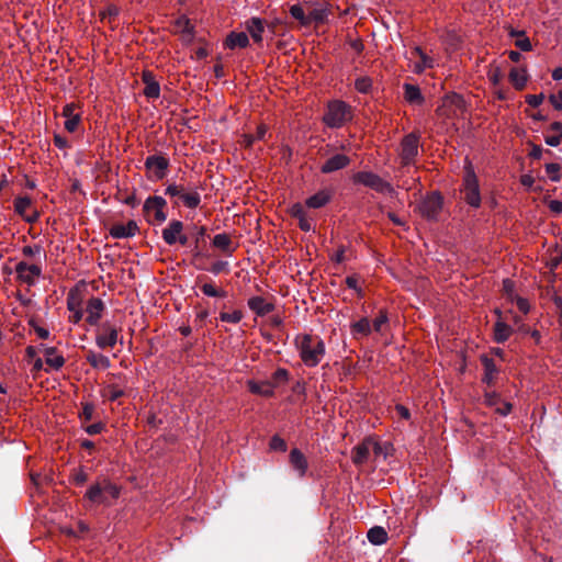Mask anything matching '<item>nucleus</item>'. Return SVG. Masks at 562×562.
I'll list each match as a JSON object with an SVG mask.
<instances>
[{"label": "nucleus", "instance_id": "nucleus-32", "mask_svg": "<svg viewBox=\"0 0 562 562\" xmlns=\"http://www.w3.org/2000/svg\"><path fill=\"white\" fill-rule=\"evenodd\" d=\"M404 98L413 105H420L424 102L420 89L417 86L409 83L404 85Z\"/></svg>", "mask_w": 562, "mask_h": 562}, {"label": "nucleus", "instance_id": "nucleus-27", "mask_svg": "<svg viewBox=\"0 0 562 562\" xmlns=\"http://www.w3.org/2000/svg\"><path fill=\"white\" fill-rule=\"evenodd\" d=\"M246 30L250 34L251 38L256 43L262 41V34L265 31L263 21L259 18H251L246 22Z\"/></svg>", "mask_w": 562, "mask_h": 562}, {"label": "nucleus", "instance_id": "nucleus-54", "mask_svg": "<svg viewBox=\"0 0 562 562\" xmlns=\"http://www.w3.org/2000/svg\"><path fill=\"white\" fill-rule=\"evenodd\" d=\"M543 99H544V95L542 93H539V94H530V95H527L526 98V102L532 106V108H537L539 106L542 102H543Z\"/></svg>", "mask_w": 562, "mask_h": 562}, {"label": "nucleus", "instance_id": "nucleus-59", "mask_svg": "<svg viewBox=\"0 0 562 562\" xmlns=\"http://www.w3.org/2000/svg\"><path fill=\"white\" fill-rule=\"evenodd\" d=\"M549 100L555 110H562V90L557 94H551Z\"/></svg>", "mask_w": 562, "mask_h": 562}, {"label": "nucleus", "instance_id": "nucleus-10", "mask_svg": "<svg viewBox=\"0 0 562 562\" xmlns=\"http://www.w3.org/2000/svg\"><path fill=\"white\" fill-rule=\"evenodd\" d=\"M15 273L21 282L31 286L34 285L36 280L41 277L42 270L36 265H29L21 261L15 266Z\"/></svg>", "mask_w": 562, "mask_h": 562}, {"label": "nucleus", "instance_id": "nucleus-9", "mask_svg": "<svg viewBox=\"0 0 562 562\" xmlns=\"http://www.w3.org/2000/svg\"><path fill=\"white\" fill-rule=\"evenodd\" d=\"M306 5L308 25L312 23H325L328 16L331 14V7L327 2H308Z\"/></svg>", "mask_w": 562, "mask_h": 562}, {"label": "nucleus", "instance_id": "nucleus-3", "mask_svg": "<svg viewBox=\"0 0 562 562\" xmlns=\"http://www.w3.org/2000/svg\"><path fill=\"white\" fill-rule=\"evenodd\" d=\"M467 110L464 99L457 93L446 95L441 104L437 108L436 113L445 121H453L462 117Z\"/></svg>", "mask_w": 562, "mask_h": 562}, {"label": "nucleus", "instance_id": "nucleus-64", "mask_svg": "<svg viewBox=\"0 0 562 562\" xmlns=\"http://www.w3.org/2000/svg\"><path fill=\"white\" fill-rule=\"evenodd\" d=\"M551 212L555 214L562 213V201L560 200H551L548 204Z\"/></svg>", "mask_w": 562, "mask_h": 562}, {"label": "nucleus", "instance_id": "nucleus-55", "mask_svg": "<svg viewBox=\"0 0 562 562\" xmlns=\"http://www.w3.org/2000/svg\"><path fill=\"white\" fill-rule=\"evenodd\" d=\"M183 190L182 186L172 183L166 188V194L170 196H178L180 199Z\"/></svg>", "mask_w": 562, "mask_h": 562}, {"label": "nucleus", "instance_id": "nucleus-26", "mask_svg": "<svg viewBox=\"0 0 562 562\" xmlns=\"http://www.w3.org/2000/svg\"><path fill=\"white\" fill-rule=\"evenodd\" d=\"M248 389L251 393L262 395L266 397H270L274 393V385L271 381H248L247 382Z\"/></svg>", "mask_w": 562, "mask_h": 562}, {"label": "nucleus", "instance_id": "nucleus-47", "mask_svg": "<svg viewBox=\"0 0 562 562\" xmlns=\"http://www.w3.org/2000/svg\"><path fill=\"white\" fill-rule=\"evenodd\" d=\"M220 319L225 323L238 324L243 319V313L238 310L233 312H222Z\"/></svg>", "mask_w": 562, "mask_h": 562}, {"label": "nucleus", "instance_id": "nucleus-29", "mask_svg": "<svg viewBox=\"0 0 562 562\" xmlns=\"http://www.w3.org/2000/svg\"><path fill=\"white\" fill-rule=\"evenodd\" d=\"M350 330H351V335L356 339L367 337L371 333V323L367 317H362L359 321L351 324Z\"/></svg>", "mask_w": 562, "mask_h": 562}, {"label": "nucleus", "instance_id": "nucleus-51", "mask_svg": "<svg viewBox=\"0 0 562 562\" xmlns=\"http://www.w3.org/2000/svg\"><path fill=\"white\" fill-rule=\"evenodd\" d=\"M289 380V372L285 369H278L272 375V383L278 386L280 383H285Z\"/></svg>", "mask_w": 562, "mask_h": 562}, {"label": "nucleus", "instance_id": "nucleus-30", "mask_svg": "<svg viewBox=\"0 0 562 562\" xmlns=\"http://www.w3.org/2000/svg\"><path fill=\"white\" fill-rule=\"evenodd\" d=\"M44 357L46 364L54 370H59L65 364L64 357L54 347L44 348Z\"/></svg>", "mask_w": 562, "mask_h": 562}, {"label": "nucleus", "instance_id": "nucleus-43", "mask_svg": "<svg viewBox=\"0 0 562 562\" xmlns=\"http://www.w3.org/2000/svg\"><path fill=\"white\" fill-rule=\"evenodd\" d=\"M123 394H124L123 389L116 384H109L102 391L103 397H105L112 402L117 400L119 397L123 396Z\"/></svg>", "mask_w": 562, "mask_h": 562}, {"label": "nucleus", "instance_id": "nucleus-39", "mask_svg": "<svg viewBox=\"0 0 562 562\" xmlns=\"http://www.w3.org/2000/svg\"><path fill=\"white\" fill-rule=\"evenodd\" d=\"M509 35L516 38L515 45L522 52H530L532 49L531 42L524 31L510 30Z\"/></svg>", "mask_w": 562, "mask_h": 562}, {"label": "nucleus", "instance_id": "nucleus-4", "mask_svg": "<svg viewBox=\"0 0 562 562\" xmlns=\"http://www.w3.org/2000/svg\"><path fill=\"white\" fill-rule=\"evenodd\" d=\"M464 169L465 173L463 177V186L461 190L462 198L469 205L479 207L481 204L479 180L475 176L471 162L467 161Z\"/></svg>", "mask_w": 562, "mask_h": 562}, {"label": "nucleus", "instance_id": "nucleus-33", "mask_svg": "<svg viewBox=\"0 0 562 562\" xmlns=\"http://www.w3.org/2000/svg\"><path fill=\"white\" fill-rule=\"evenodd\" d=\"M509 80L517 90L524 89L528 81L527 70L525 68H513L509 72Z\"/></svg>", "mask_w": 562, "mask_h": 562}, {"label": "nucleus", "instance_id": "nucleus-50", "mask_svg": "<svg viewBox=\"0 0 562 562\" xmlns=\"http://www.w3.org/2000/svg\"><path fill=\"white\" fill-rule=\"evenodd\" d=\"M502 77L503 76H502V71H501L499 67H497V66L490 67L488 71H487V78L492 82L493 86H498L502 80Z\"/></svg>", "mask_w": 562, "mask_h": 562}, {"label": "nucleus", "instance_id": "nucleus-23", "mask_svg": "<svg viewBox=\"0 0 562 562\" xmlns=\"http://www.w3.org/2000/svg\"><path fill=\"white\" fill-rule=\"evenodd\" d=\"M142 79L145 85L144 94L149 99L158 98L160 94V87L154 75L150 71H144Z\"/></svg>", "mask_w": 562, "mask_h": 562}, {"label": "nucleus", "instance_id": "nucleus-49", "mask_svg": "<svg viewBox=\"0 0 562 562\" xmlns=\"http://www.w3.org/2000/svg\"><path fill=\"white\" fill-rule=\"evenodd\" d=\"M372 87V80L369 77H360L355 81V88L360 93H368Z\"/></svg>", "mask_w": 562, "mask_h": 562}, {"label": "nucleus", "instance_id": "nucleus-44", "mask_svg": "<svg viewBox=\"0 0 562 562\" xmlns=\"http://www.w3.org/2000/svg\"><path fill=\"white\" fill-rule=\"evenodd\" d=\"M201 291L204 295L210 297H225L226 291L218 289L213 283H204L201 285Z\"/></svg>", "mask_w": 562, "mask_h": 562}, {"label": "nucleus", "instance_id": "nucleus-60", "mask_svg": "<svg viewBox=\"0 0 562 562\" xmlns=\"http://www.w3.org/2000/svg\"><path fill=\"white\" fill-rule=\"evenodd\" d=\"M503 290L510 300H514V282L509 279L503 281Z\"/></svg>", "mask_w": 562, "mask_h": 562}, {"label": "nucleus", "instance_id": "nucleus-28", "mask_svg": "<svg viewBox=\"0 0 562 562\" xmlns=\"http://www.w3.org/2000/svg\"><path fill=\"white\" fill-rule=\"evenodd\" d=\"M331 199V193L328 190H321L313 194L305 201V205L310 209H321L325 206Z\"/></svg>", "mask_w": 562, "mask_h": 562}, {"label": "nucleus", "instance_id": "nucleus-19", "mask_svg": "<svg viewBox=\"0 0 562 562\" xmlns=\"http://www.w3.org/2000/svg\"><path fill=\"white\" fill-rule=\"evenodd\" d=\"M138 226L135 221H128L126 224H114L110 228V235L113 238H128L136 235Z\"/></svg>", "mask_w": 562, "mask_h": 562}, {"label": "nucleus", "instance_id": "nucleus-6", "mask_svg": "<svg viewBox=\"0 0 562 562\" xmlns=\"http://www.w3.org/2000/svg\"><path fill=\"white\" fill-rule=\"evenodd\" d=\"M353 182L368 187L379 193L393 194V187L380 176L370 171H359L353 176Z\"/></svg>", "mask_w": 562, "mask_h": 562}, {"label": "nucleus", "instance_id": "nucleus-35", "mask_svg": "<svg viewBox=\"0 0 562 562\" xmlns=\"http://www.w3.org/2000/svg\"><path fill=\"white\" fill-rule=\"evenodd\" d=\"M513 329L505 322L498 319L494 325V339L497 342H505L512 335Z\"/></svg>", "mask_w": 562, "mask_h": 562}, {"label": "nucleus", "instance_id": "nucleus-34", "mask_svg": "<svg viewBox=\"0 0 562 562\" xmlns=\"http://www.w3.org/2000/svg\"><path fill=\"white\" fill-rule=\"evenodd\" d=\"M481 361H482V364L484 367L483 381L490 385L496 379L498 370H497L493 359H491V358H488L486 356H483L481 358Z\"/></svg>", "mask_w": 562, "mask_h": 562}, {"label": "nucleus", "instance_id": "nucleus-14", "mask_svg": "<svg viewBox=\"0 0 562 562\" xmlns=\"http://www.w3.org/2000/svg\"><path fill=\"white\" fill-rule=\"evenodd\" d=\"M14 211L29 223H34L38 218V213L32 211V200L29 196H18L14 200Z\"/></svg>", "mask_w": 562, "mask_h": 562}, {"label": "nucleus", "instance_id": "nucleus-24", "mask_svg": "<svg viewBox=\"0 0 562 562\" xmlns=\"http://www.w3.org/2000/svg\"><path fill=\"white\" fill-rule=\"evenodd\" d=\"M183 231V224L180 221H171L166 228L162 229V238L166 244L173 245L179 238V234Z\"/></svg>", "mask_w": 562, "mask_h": 562}, {"label": "nucleus", "instance_id": "nucleus-53", "mask_svg": "<svg viewBox=\"0 0 562 562\" xmlns=\"http://www.w3.org/2000/svg\"><path fill=\"white\" fill-rule=\"evenodd\" d=\"M290 214L297 220H301L302 217L306 216L304 206L300 203H295L291 206Z\"/></svg>", "mask_w": 562, "mask_h": 562}, {"label": "nucleus", "instance_id": "nucleus-63", "mask_svg": "<svg viewBox=\"0 0 562 562\" xmlns=\"http://www.w3.org/2000/svg\"><path fill=\"white\" fill-rule=\"evenodd\" d=\"M395 413H396L397 417H400L402 419H409V417H411L409 411L405 406L400 405V404L395 406Z\"/></svg>", "mask_w": 562, "mask_h": 562}, {"label": "nucleus", "instance_id": "nucleus-15", "mask_svg": "<svg viewBox=\"0 0 562 562\" xmlns=\"http://www.w3.org/2000/svg\"><path fill=\"white\" fill-rule=\"evenodd\" d=\"M87 317L86 321L90 325H97L102 317L104 311V303L99 297H91L86 305Z\"/></svg>", "mask_w": 562, "mask_h": 562}, {"label": "nucleus", "instance_id": "nucleus-12", "mask_svg": "<svg viewBox=\"0 0 562 562\" xmlns=\"http://www.w3.org/2000/svg\"><path fill=\"white\" fill-rule=\"evenodd\" d=\"M419 138L415 134L406 135L401 144V159L404 165L411 164L418 154Z\"/></svg>", "mask_w": 562, "mask_h": 562}, {"label": "nucleus", "instance_id": "nucleus-7", "mask_svg": "<svg viewBox=\"0 0 562 562\" xmlns=\"http://www.w3.org/2000/svg\"><path fill=\"white\" fill-rule=\"evenodd\" d=\"M167 202L164 198L155 195L149 196L144 203V213L149 223H162L167 218L165 207Z\"/></svg>", "mask_w": 562, "mask_h": 562}, {"label": "nucleus", "instance_id": "nucleus-17", "mask_svg": "<svg viewBox=\"0 0 562 562\" xmlns=\"http://www.w3.org/2000/svg\"><path fill=\"white\" fill-rule=\"evenodd\" d=\"M411 58H418V60L415 61L413 65V71L415 74H422L424 70L434 68L436 65L435 59L428 56L426 53H424L419 47H415L411 52Z\"/></svg>", "mask_w": 562, "mask_h": 562}, {"label": "nucleus", "instance_id": "nucleus-57", "mask_svg": "<svg viewBox=\"0 0 562 562\" xmlns=\"http://www.w3.org/2000/svg\"><path fill=\"white\" fill-rule=\"evenodd\" d=\"M93 413H94V406L92 404H85L82 407L80 417L83 420H90V419H92Z\"/></svg>", "mask_w": 562, "mask_h": 562}, {"label": "nucleus", "instance_id": "nucleus-20", "mask_svg": "<svg viewBox=\"0 0 562 562\" xmlns=\"http://www.w3.org/2000/svg\"><path fill=\"white\" fill-rule=\"evenodd\" d=\"M350 162V159L342 154H337L329 159H327L323 166L321 167V171L323 173H330L347 167Z\"/></svg>", "mask_w": 562, "mask_h": 562}, {"label": "nucleus", "instance_id": "nucleus-2", "mask_svg": "<svg viewBox=\"0 0 562 562\" xmlns=\"http://www.w3.org/2000/svg\"><path fill=\"white\" fill-rule=\"evenodd\" d=\"M352 119V109L340 100L328 103L323 121L330 128H339Z\"/></svg>", "mask_w": 562, "mask_h": 562}, {"label": "nucleus", "instance_id": "nucleus-48", "mask_svg": "<svg viewBox=\"0 0 562 562\" xmlns=\"http://www.w3.org/2000/svg\"><path fill=\"white\" fill-rule=\"evenodd\" d=\"M387 321L389 318L386 312L381 311L379 316L374 318L373 324L371 325V329L373 328L374 331L382 334Z\"/></svg>", "mask_w": 562, "mask_h": 562}, {"label": "nucleus", "instance_id": "nucleus-42", "mask_svg": "<svg viewBox=\"0 0 562 562\" xmlns=\"http://www.w3.org/2000/svg\"><path fill=\"white\" fill-rule=\"evenodd\" d=\"M180 200L187 207L194 209L200 204L201 196H200V193L195 190H192V191L183 190L181 193Z\"/></svg>", "mask_w": 562, "mask_h": 562}, {"label": "nucleus", "instance_id": "nucleus-22", "mask_svg": "<svg viewBox=\"0 0 562 562\" xmlns=\"http://www.w3.org/2000/svg\"><path fill=\"white\" fill-rule=\"evenodd\" d=\"M249 308L258 316H266L271 313L274 305L261 296H252L248 300Z\"/></svg>", "mask_w": 562, "mask_h": 562}, {"label": "nucleus", "instance_id": "nucleus-18", "mask_svg": "<svg viewBox=\"0 0 562 562\" xmlns=\"http://www.w3.org/2000/svg\"><path fill=\"white\" fill-rule=\"evenodd\" d=\"M63 116L65 117V128L69 133L76 132L79 127L81 116L80 113L76 112V105L74 103L64 106Z\"/></svg>", "mask_w": 562, "mask_h": 562}, {"label": "nucleus", "instance_id": "nucleus-45", "mask_svg": "<svg viewBox=\"0 0 562 562\" xmlns=\"http://www.w3.org/2000/svg\"><path fill=\"white\" fill-rule=\"evenodd\" d=\"M291 15L297 20L302 25H308L307 13L304 8L300 4H293L290 8Z\"/></svg>", "mask_w": 562, "mask_h": 562}, {"label": "nucleus", "instance_id": "nucleus-46", "mask_svg": "<svg viewBox=\"0 0 562 562\" xmlns=\"http://www.w3.org/2000/svg\"><path fill=\"white\" fill-rule=\"evenodd\" d=\"M546 172L551 181L559 182L561 180V166L559 164H547Z\"/></svg>", "mask_w": 562, "mask_h": 562}, {"label": "nucleus", "instance_id": "nucleus-52", "mask_svg": "<svg viewBox=\"0 0 562 562\" xmlns=\"http://www.w3.org/2000/svg\"><path fill=\"white\" fill-rule=\"evenodd\" d=\"M270 448L272 450L285 451L286 450V443H285V441L281 437L273 436L271 438V441H270Z\"/></svg>", "mask_w": 562, "mask_h": 562}, {"label": "nucleus", "instance_id": "nucleus-37", "mask_svg": "<svg viewBox=\"0 0 562 562\" xmlns=\"http://www.w3.org/2000/svg\"><path fill=\"white\" fill-rule=\"evenodd\" d=\"M193 27L190 23V20L186 16H181L177 19L175 23V31L182 34L184 41H190L193 35Z\"/></svg>", "mask_w": 562, "mask_h": 562}, {"label": "nucleus", "instance_id": "nucleus-56", "mask_svg": "<svg viewBox=\"0 0 562 562\" xmlns=\"http://www.w3.org/2000/svg\"><path fill=\"white\" fill-rule=\"evenodd\" d=\"M501 401V397L496 393H485V403L487 406L496 408Z\"/></svg>", "mask_w": 562, "mask_h": 562}, {"label": "nucleus", "instance_id": "nucleus-41", "mask_svg": "<svg viewBox=\"0 0 562 562\" xmlns=\"http://www.w3.org/2000/svg\"><path fill=\"white\" fill-rule=\"evenodd\" d=\"M87 360L93 368L98 369H108L111 364L110 359L106 356L92 351L88 353Z\"/></svg>", "mask_w": 562, "mask_h": 562}, {"label": "nucleus", "instance_id": "nucleus-62", "mask_svg": "<svg viewBox=\"0 0 562 562\" xmlns=\"http://www.w3.org/2000/svg\"><path fill=\"white\" fill-rule=\"evenodd\" d=\"M22 252L24 256L33 257V256L40 255L41 247L40 246H25V247H23Z\"/></svg>", "mask_w": 562, "mask_h": 562}, {"label": "nucleus", "instance_id": "nucleus-5", "mask_svg": "<svg viewBox=\"0 0 562 562\" xmlns=\"http://www.w3.org/2000/svg\"><path fill=\"white\" fill-rule=\"evenodd\" d=\"M119 496L120 487L108 480L97 482L86 493V497L95 504H106L110 499H116Z\"/></svg>", "mask_w": 562, "mask_h": 562}, {"label": "nucleus", "instance_id": "nucleus-21", "mask_svg": "<svg viewBox=\"0 0 562 562\" xmlns=\"http://www.w3.org/2000/svg\"><path fill=\"white\" fill-rule=\"evenodd\" d=\"M372 449V438L364 439L360 445L352 450V461L355 464L360 465L368 461Z\"/></svg>", "mask_w": 562, "mask_h": 562}, {"label": "nucleus", "instance_id": "nucleus-61", "mask_svg": "<svg viewBox=\"0 0 562 562\" xmlns=\"http://www.w3.org/2000/svg\"><path fill=\"white\" fill-rule=\"evenodd\" d=\"M228 263L226 261H216L212 265L211 271L214 274H218L224 270H227Z\"/></svg>", "mask_w": 562, "mask_h": 562}, {"label": "nucleus", "instance_id": "nucleus-11", "mask_svg": "<svg viewBox=\"0 0 562 562\" xmlns=\"http://www.w3.org/2000/svg\"><path fill=\"white\" fill-rule=\"evenodd\" d=\"M82 305V296L81 292L78 289H72L69 291L67 295V308L71 313L69 316V321L74 324H78L83 316Z\"/></svg>", "mask_w": 562, "mask_h": 562}, {"label": "nucleus", "instance_id": "nucleus-25", "mask_svg": "<svg viewBox=\"0 0 562 562\" xmlns=\"http://www.w3.org/2000/svg\"><path fill=\"white\" fill-rule=\"evenodd\" d=\"M548 134L544 135V142L551 147H558L562 143V123L553 122L548 127Z\"/></svg>", "mask_w": 562, "mask_h": 562}, {"label": "nucleus", "instance_id": "nucleus-1", "mask_svg": "<svg viewBox=\"0 0 562 562\" xmlns=\"http://www.w3.org/2000/svg\"><path fill=\"white\" fill-rule=\"evenodd\" d=\"M295 345L301 360L307 367H316L325 356V344L318 336L299 335Z\"/></svg>", "mask_w": 562, "mask_h": 562}, {"label": "nucleus", "instance_id": "nucleus-58", "mask_svg": "<svg viewBox=\"0 0 562 562\" xmlns=\"http://www.w3.org/2000/svg\"><path fill=\"white\" fill-rule=\"evenodd\" d=\"M510 411H512V404L508 402H504V401H501V403H498V405L495 408V412L503 416L508 415L510 413Z\"/></svg>", "mask_w": 562, "mask_h": 562}, {"label": "nucleus", "instance_id": "nucleus-38", "mask_svg": "<svg viewBox=\"0 0 562 562\" xmlns=\"http://www.w3.org/2000/svg\"><path fill=\"white\" fill-rule=\"evenodd\" d=\"M212 243L214 247L225 252L232 254L234 251L231 236L226 233L215 235Z\"/></svg>", "mask_w": 562, "mask_h": 562}, {"label": "nucleus", "instance_id": "nucleus-40", "mask_svg": "<svg viewBox=\"0 0 562 562\" xmlns=\"http://www.w3.org/2000/svg\"><path fill=\"white\" fill-rule=\"evenodd\" d=\"M367 537H368V540L372 544H376V546L383 544L387 541V533H386L385 529L382 527L371 528L368 531Z\"/></svg>", "mask_w": 562, "mask_h": 562}, {"label": "nucleus", "instance_id": "nucleus-13", "mask_svg": "<svg viewBox=\"0 0 562 562\" xmlns=\"http://www.w3.org/2000/svg\"><path fill=\"white\" fill-rule=\"evenodd\" d=\"M442 207L441 196L432 193L426 196L419 204L418 209L423 216L427 218H435Z\"/></svg>", "mask_w": 562, "mask_h": 562}, {"label": "nucleus", "instance_id": "nucleus-31", "mask_svg": "<svg viewBox=\"0 0 562 562\" xmlns=\"http://www.w3.org/2000/svg\"><path fill=\"white\" fill-rule=\"evenodd\" d=\"M290 462L300 476H303L307 470V461L299 449H292L290 452Z\"/></svg>", "mask_w": 562, "mask_h": 562}, {"label": "nucleus", "instance_id": "nucleus-8", "mask_svg": "<svg viewBox=\"0 0 562 562\" xmlns=\"http://www.w3.org/2000/svg\"><path fill=\"white\" fill-rule=\"evenodd\" d=\"M145 167L149 179L161 180L167 175L169 160L164 156L153 155L146 158Z\"/></svg>", "mask_w": 562, "mask_h": 562}, {"label": "nucleus", "instance_id": "nucleus-36", "mask_svg": "<svg viewBox=\"0 0 562 562\" xmlns=\"http://www.w3.org/2000/svg\"><path fill=\"white\" fill-rule=\"evenodd\" d=\"M249 38L246 33H235L232 32L226 38V46L231 49L236 47L244 48L248 45Z\"/></svg>", "mask_w": 562, "mask_h": 562}, {"label": "nucleus", "instance_id": "nucleus-16", "mask_svg": "<svg viewBox=\"0 0 562 562\" xmlns=\"http://www.w3.org/2000/svg\"><path fill=\"white\" fill-rule=\"evenodd\" d=\"M117 329L113 326H110L109 324H104L102 326V331L97 335L95 342L98 347L104 349V348H112L117 342Z\"/></svg>", "mask_w": 562, "mask_h": 562}]
</instances>
